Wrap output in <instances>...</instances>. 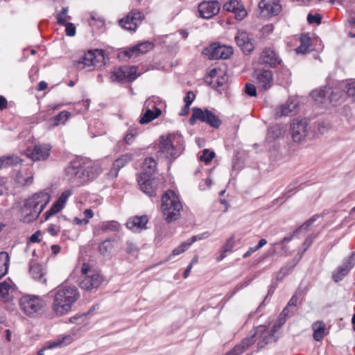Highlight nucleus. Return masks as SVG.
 <instances>
[{"label": "nucleus", "mask_w": 355, "mask_h": 355, "mask_svg": "<svg viewBox=\"0 0 355 355\" xmlns=\"http://www.w3.org/2000/svg\"><path fill=\"white\" fill-rule=\"evenodd\" d=\"M45 305L40 296L24 295V313L30 317H35L41 313Z\"/></svg>", "instance_id": "nucleus-9"}, {"label": "nucleus", "mask_w": 355, "mask_h": 355, "mask_svg": "<svg viewBox=\"0 0 355 355\" xmlns=\"http://www.w3.org/2000/svg\"><path fill=\"white\" fill-rule=\"evenodd\" d=\"M245 92L250 96H255L257 95L256 87L251 83H247L245 87Z\"/></svg>", "instance_id": "nucleus-54"}, {"label": "nucleus", "mask_w": 355, "mask_h": 355, "mask_svg": "<svg viewBox=\"0 0 355 355\" xmlns=\"http://www.w3.org/2000/svg\"><path fill=\"white\" fill-rule=\"evenodd\" d=\"M313 337L315 340L320 341L324 336L325 325L322 322H317L313 325Z\"/></svg>", "instance_id": "nucleus-33"}, {"label": "nucleus", "mask_w": 355, "mask_h": 355, "mask_svg": "<svg viewBox=\"0 0 355 355\" xmlns=\"http://www.w3.org/2000/svg\"><path fill=\"white\" fill-rule=\"evenodd\" d=\"M192 111L193 114L189 119V122L191 125H193L196 120H200L202 122L208 123L212 128H218L222 123L218 116L210 110H202L198 107H193Z\"/></svg>", "instance_id": "nucleus-8"}, {"label": "nucleus", "mask_w": 355, "mask_h": 355, "mask_svg": "<svg viewBox=\"0 0 355 355\" xmlns=\"http://www.w3.org/2000/svg\"><path fill=\"white\" fill-rule=\"evenodd\" d=\"M20 162L21 159L18 156L15 155L0 157V168L10 166H15Z\"/></svg>", "instance_id": "nucleus-32"}, {"label": "nucleus", "mask_w": 355, "mask_h": 355, "mask_svg": "<svg viewBox=\"0 0 355 355\" xmlns=\"http://www.w3.org/2000/svg\"><path fill=\"white\" fill-rule=\"evenodd\" d=\"M125 251L129 254L135 256L138 254L139 248L132 241H127L125 242Z\"/></svg>", "instance_id": "nucleus-44"}, {"label": "nucleus", "mask_w": 355, "mask_h": 355, "mask_svg": "<svg viewBox=\"0 0 355 355\" xmlns=\"http://www.w3.org/2000/svg\"><path fill=\"white\" fill-rule=\"evenodd\" d=\"M28 273L33 279L41 284H46L47 279L45 277V272L42 266L35 261H31L29 263Z\"/></svg>", "instance_id": "nucleus-25"}, {"label": "nucleus", "mask_w": 355, "mask_h": 355, "mask_svg": "<svg viewBox=\"0 0 355 355\" xmlns=\"http://www.w3.org/2000/svg\"><path fill=\"white\" fill-rule=\"evenodd\" d=\"M294 314V309L286 306L282 313L279 314V318L275 323L278 328H280L286 321L288 318H291Z\"/></svg>", "instance_id": "nucleus-34"}, {"label": "nucleus", "mask_w": 355, "mask_h": 355, "mask_svg": "<svg viewBox=\"0 0 355 355\" xmlns=\"http://www.w3.org/2000/svg\"><path fill=\"white\" fill-rule=\"evenodd\" d=\"M71 195V191L70 190H66L62 192L52 207L44 213V220H47L50 217L60 211L64 207L65 203Z\"/></svg>", "instance_id": "nucleus-21"}, {"label": "nucleus", "mask_w": 355, "mask_h": 355, "mask_svg": "<svg viewBox=\"0 0 355 355\" xmlns=\"http://www.w3.org/2000/svg\"><path fill=\"white\" fill-rule=\"evenodd\" d=\"M233 246H234L233 239H230L227 241L226 244L223 247L224 252H227L231 251V250L232 249Z\"/></svg>", "instance_id": "nucleus-61"}, {"label": "nucleus", "mask_w": 355, "mask_h": 355, "mask_svg": "<svg viewBox=\"0 0 355 355\" xmlns=\"http://www.w3.org/2000/svg\"><path fill=\"white\" fill-rule=\"evenodd\" d=\"M138 76L137 67L125 65L114 68L110 79L112 82H132Z\"/></svg>", "instance_id": "nucleus-10"}, {"label": "nucleus", "mask_w": 355, "mask_h": 355, "mask_svg": "<svg viewBox=\"0 0 355 355\" xmlns=\"http://www.w3.org/2000/svg\"><path fill=\"white\" fill-rule=\"evenodd\" d=\"M148 221V219L146 216H134L127 221L126 227L132 232H140L146 229Z\"/></svg>", "instance_id": "nucleus-27"}, {"label": "nucleus", "mask_w": 355, "mask_h": 355, "mask_svg": "<svg viewBox=\"0 0 355 355\" xmlns=\"http://www.w3.org/2000/svg\"><path fill=\"white\" fill-rule=\"evenodd\" d=\"M345 90L347 95L355 101V79L347 81L345 86Z\"/></svg>", "instance_id": "nucleus-41"}, {"label": "nucleus", "mask_w": 355, "mask_h": 355, "mask_svg": "<svg viewBox=\"0 0 355 355\" xmlns=\"http://www.w3.org/2000/svg\"><path fill=\"white\" fill-rule=\"evenodd\" d=\"M50 198L49 193L43 191L26 200L24 204V223H31L36 220L49 202Z\"/></svg>", "instance_id": "nucleus-4"}, {"label": "nucleus", "mask_w": 355, "mask_h": 355, "mask_svg": "<svg viewBox=\"0 0 355 355\" xmlns=\"http://www.w3.org/2000/svg\"><path fill=\"white\" fill-rule=\"evenodd\" d=\"M150 103L149 102V100L146 101V106L147 110L141 116V118L139 121L140 124L148 123L155 119L159 117L162 114L161 110L159 108L155 107L154 105H153L151 107H154L155 110H151L150 109Z\"/></svg>", "instance_id": "nucleus-28"}, {"label": "nucleus", "mask_w": 355, "mask_h": 355, "mask_svg": "<svg viewBox=\"0 0 355 355\" xmlns=\"http://www.w3.org/2000/svg\"><path fill=\"white\" fill-rule=\"evenodd\" d=\"M311 45L310 38L306 35L300 37V45L295 49L297 53H305Z\"/></svg>", "instance_id": "nucleus-38"}, {"label": "nucleus", "mask_w": 355, "mask_h": 355, "mask_svg": "<svg viewBox=\"0 0 355 355\" xmlns=\"http://www.w3.org/2000/svg\"><path fill=\"white\" fill-rule=\"evenodd\" d=\"M195 98V94L193 92L190 91L187 93V95L184 98L185 104L191 105Z\"/></svg>", "instance_id": "nucleus-57"}, {"label": "nucleus", "mask_w": 355, "mask_h": 355, "mask_svg": "<svg viewBox=\"0 0 355 355\" xmlns=\"http://www.w3.org/2000/svg\"><path fill=\"white\" fill-rule=\"evenodd\" d=\"M256 83L259 88L263 90H268L271 87L273 83L272 73L270 70L260 69L255 71Z\"/></svg>", "instance_id": "nucleus-20"}, {"label": "nucleus", "mask_w": 355, "mask_h": 355, "mask_svg": "<svg viewBox=\"0 0 355 355\" xmlns=\"http://www.w3.org/2000/svg\"><path fill=\"white\" fill-rule=\"evenodd\" d=\"M235 41L245 53H250L254 49V44L245 31H238L235 36Z\"/></svg>", "instance_id": "nucleus-24"}, {"label": "nucleus", "mask_w": 355, "mask_h": 355, "mask_svg": "<svg viewBox=\"0 0 355 355\" xmlns=\"http://www.w3.org/2000/svg\"><path fill=\"white\" fill-rule=\"evenodd\" d=\"M225 82V78L221 77L220 78H216L215 84L213 85V88L218 89L220 87L223 86V83Z\"/></svg>", "instance_id": "nucleus-62"}, {"label": "nucleus", "mask_w": 355, "mask_h": 355, "mask_svg": "<svg viewBox=\"0 0 355 355\" xmlns=\"http://www.w3.org/2000/svg\"><path fill=\"white\" fill-rule=\"evenodd\" d=\"M82 275L79 286L82 289L87 291L97 289L103 282L102 275L93 269H91L88 263H84L81 268Z\"/></svg>", "instance_id": "nucleus-6"}, {"label": "nucleus", "mask_w": 355, "mask_h": 355, "mask_svg": "<svg viewBox=\"0 0 355 355\" xmlns=\"http://www.w3.org/2000/svg\"><path fill=\"white\" fill-rule=\"evenodd\" d=\"M63 26H65V33L67 35L72 37L76 35V28L73 24L67 22Z\"/></svg>", "instance_id": "nucleus-50"}, {"label": "nucleus", "mask_w": 355, "mask_h": 355, "mask_svg": "<svg viewBox=\"0 0 355 355\" xmlns=\"http://www.w3.org/2000/svg\"><path fill=\"white\" fill-rule=\"evenodd\" d=\"M196 241V237H191L188 242H184L180 244L178 248H175L172 252L173 256L178 255L185 250H187L189 246Z\"/></svg>", "instance_id": "nucleus-40"}, {"label": "nucleus", "mask_w": 355, "mask_h": 355, "mask_svg": "<svg viewBox=\"0 0 355 355\" xmlns=\"http://www.w3.org/2000/svg\"><path fill=\"white\" fill-rule=\"evenodd\" d=\"M255 339L253 337H247L244 338L241 343L236 345L232 350L231 353L232 355H239L246 350L250 346L254 344Z\"/></svg>", "instance_id": "nucleus-30"}, {"label": "nucleus", "mask_w": 355, "mask_h": 355, "mask_svg": "<svg viewBox=\"0 0 355 355\" xmlns=\"http://www.w3.org/2000/svg\"><path fill=\"white\" fill-rule=\"evenodd\" d=\"M296 183H293L289 184L287 188L286 192L283 194L282 198H279V200L283 199V202L286 201L294 193L297 191Z\"/></svg>", "instance_id": "nucleus-46"}, {"label": "nucleus", "mask_w": 355, "mask_h": 355, "mask_svg": "<svg viewBox=\"0 0 355 355\" xmlns=\"http://www.w3.org/2000/svg\"><path fill=\"white\" fill-rule=\"evenodd\" d=\"M9 257L7 252H0V279L8 272Z\"/></svg>", "instance_id": "nucleus-35"}, {"label": "nucleus", "mask_w": 355, "mask_h": 355, "mask_svg": "<svg viewBox=\"0 0 355 355\" xmlns=\"http://www.w3.org/2000/svg\"><path fill=\"white\" fill-rule=\"evenodd\" d=\"M322 17L320 14H309L307 16V21L309 24H320L321 23Z\"/></svg>", "instance_id": "nucleus-52"}, {"label": "nucleus", "mask_w": 355, "mask_h": 355, "mask_svg": "<svg viewBox=\"0 0 355 355\" xmlns=\"http://www.w3.org/2000/svg\"><path fill=\"white\" fill-rule=\"evenodd\" d=\"M80 297L74 286H60L54 291L52 309L58 316L68 313Z\"/></svg>", "instance_id": "nucleus-2"}, {"label": "nucleus", "mask_w": 355, "mask_h": 355, "mask_svg": "<svg viewBox=\"0 0 355 355\" xmlns=\"http://www.w3.org/2000/svg\"><path fill=\"white\" fill-rule=\"evenodd\" d=\"M293 236L284 237L282 240H281L279 242L273 243L272 245V247L270 248L271 254H275L276 253V248L275 246L277 245H283L286 242H288L292 240Z\"/></svg>", "instance_id": "nucleus-55"}, {"label": "nucleus", "mask_w": 355, "mask_h": 355, "mask_svg": "<svg viewBox=\"0 0 355 355\" xmlns=\"http://www.w3.org/2000/svg\"><path fill=\"white\" fill-rule=\"evenodd\" d=\"M73 223L76 225H87L88 223V220L87 218L80 219L77 217L74 218Z\"/></svg>", "instance_id": "nucleus-63"}, {"label": "nucleus", "mask_w": 355, "mask_h": 355, "mask_svg": "<svg viewBox=\"0 0 355 355\" xmlns=\"http://www.w3.org/2000/svg\"><path fill=\"white\" fill-rule=\"evenodd\" d=\"M196 241V237H191L188 242H184L180 244L178 248H175L172 252L173 256L178 255L185 250H187L189 246Z\"/></svg>", "instance_id": "nucleus-39"}, {"label": "nucleus", "mask_w": 355, "mask_h": 355, "mask_svg": "<svg viewBox=\"0 0 355 355\" xmlns=\"http://www.w3.org/2000/svg\"><path fill=\"white\" fill-rule=\"evenodd\" d=\"M161 211L167 223L178 220L180 216L182 205L173 191L167 190L162 196Z\"/></svg>", "instance_id": "nucleus-5"}, {"label": "nucleus", "mask_w": 355, "mask_h": 355, "mask_svg": "<svg viewBox=\"0 0 355 355\" xmlns=\"http://www.w3.org/2000/svg\"><path fill=\"white\" fill-rule=\"evenodd\" d=\"M10 289H12V286L7 282L0 283V296L6 297L8 295Z\"/></svg>", "instance_id": "nucleus-49"}, {"label": "nucleus", "mask_w": 355, "mask_h": 355, "mask_svg": "<svg viewBox=\"0 0 355 355\" xmlns=\"http://www.w3.org/2000/svg\"><path fill=\"white\" fill-rule=\"evenodd\" d=\"M259 62L274 67L281 62V60L272 48L266 47L260 55Z\"/></svg>", "instance_id": "nucleus-23"}, {"label": "nucleus", "mask_w": 355, "mask_h": 355, "mask_svg": "<svg viewBox=\"0 0 355 355\" xmlns=\"http://www.w3.org/2000/svg\"><path fill=\"white\" fill-rule=\"evenodd\" d=\"M72 341V338L71 336H66L63 337L62 339H58L55 341H51L46 345V348L53 349L55 347H62V345H65L71 343Z\"/></svg>", "instance_id": "nucleus-36"}, {"label": "nucleus", "mask_w": 355, "mask_h": 355, "mask_svg": "<svg viewBox=\"0 0 355 355\" xmlns=\"http://www.w3.org/2000/svg\"><path fill=\"white\" fill-rule=\"evenodd\" d=\"M215 156L214 152H210L208 149H205L202 154L200 155V159L205 163L210 162Z\"/></svg>", "instance_id": "nucleus-48"}, {"label": "nucleus", "mask_w": 355, "mask_h": 355, "mask_svg": "<svg viewBox=\"0 0 355 355\" xmlns=\"http://www.w3.org/2000/svg\"><path fill=\"white\" fill-rule=\"evenodd\" d=\"M156 162L152 157H147L144 159L141 173H145L147 176L153 177L156 168Z\"/></svg>", "instance_id": "nucleus-31"}, {"label": "nucleus", "mask_w": 355, "mask_h": 355, "mask_svg": "<svg viewBox=\"0 0 355 355\" xmlns=\"http://www.w3.org/2000/svg\"><path fill=\"white\" fill-rule=\"evenodd\" d=\"M220 10V5L217 1H204L199 4L198 11L200 17L209 19L217 15Z\"/></svg>", "instance_id": "nucleus-19"}, {"label": "nucleus", "mask_w": 355, "mask_h": 355, "mask_svg": "<svg viewBox=\"0 0 355 355\" xmlns=\"http://www.w3.org/2000/svg\"><path fill=\"white\" fill-rule=\"evenodd\" d=\"M136 135L137 132H134L133 130H130L124 137L125 143L128 144H131L133 142Z\"/></svg>", "instance_id": "nucleus-56"}, {"label": "nucleus", "mask_w": 355, "mask_h": 355, "mask_svg": "<svg viewBox=\"0 0 355 355\" xmlns=\"http://www.w3.org/2000/svg\"><path fill=\"white\" fill-rule=\"evenodd\" d=\"M223 9L234 14L238 21H241L247 16V11L239 0H230L223 5Z\"/></svg>", "instance_id": "nucleus-18"}, {"label": "nucleus", "mask_w": 355, "mask_h": 355, "mask_svg": "<svg viewBox=\"0 0 355 355\" xmlns=\"http://www.w3.org/2000/svg\"><path fill=\"white\" fill-rule=\"evenodd\" d=\"M144 18L145 16L143 12L137 10H132L125 17L121 19L119 21V24L125 30L135 31Z\"/></svg>", "instance_id": "nucleus-12"}, {"label": "nucleus", "mask_w": 355, "mask_h": 355, "mask_svg": "<svg viewBox=\"0 0 355 355\" xmlns=\"http://www.w3.org/2000/svg\"><path fill=\"white\" fill-rule=\"evenodd\" d=\"M298 298L296 295H293V297L291 298L289 302H288L287 305L288 307L294 309L297 304Z\"/></svg>", "instance_id": "nucleus-60"}, {"label": "nucleus", "mask_w": 355, "mask_h": 355, "mask_svg": "<svg viewBox=\"0 0 355 355\" xmlns=\"http://www.w3.org/2000/svg\"><path fill=\"white\" fill-rule=\"evenodd\" d=\"M158 148V156L174 159L184 150V138L179 132L161 136L159 139Z\"/></svg>", "instance_id": "nucleus-3"}, {"label": "nucleus", "mask_w": 355, "mask_h": 355, "mask_svg": "<svg viewBox=\"0 0 355 355\" xmlns=\"http://www.w3.org/2000/svg\"><path fill=\"white\" fill-rule=\"evenodd\" d=\"M123 53L128 58H131L139 55L138 49H137L136 46L125 50Z\"/></svg>", "instance_id": "nucleus-51"}, {"label": "nucleus", "mask_w": 355, "mask_h": 355, "mask_svg": "<svg viewBox=\"0 0 355 355\" xmlns=\"http://www.w3.org/2000/svg\"><path fill=\"white\" fill-rule=\"evenodd\" d=\"M41 234L42 232L40 230L35 232L30 236L28 241L31 243H39L40 241L39 237L41 236Z\"/></svg>", "instance_id": "nucleus-58"}, {"label": "nucleus", "mask_w": 355, "mask_h": 355, "mask_svg": "<svg viewBox=\"0 0 355 355\" xmlns=\"http://www.w3.org/2000/svg\"><path fill=\"white\" fill-rule=\"evenodd\" d=\"M278 329L275 324L271 329H268L265 326L260 325L255 329L254 332L250 337H253L255 341L257 340V347L258 349H261L268 343L276 341L277 338L275 336V333Z\"/></svg>", "instance_id": "nucleus-7"}, {"label": "nucleus", "mask_w": 355, "mask_h": 355, "mask_svg": "<svg viewBox=\"0 0 355 355\" xmlns=\"http://www.w3.org/2000/svg\"><path fill=\"white\" fill-rule=\"evenodd\" d=\"M84 215H85V218H87V220L89 221V219L93 217L94 212H93V211L92 209H87L84 211Z\"/></svg>", "instance_id": "nucleus-64"}, {"label": "nucleus", "mask_w": 355, "mask_h": 355, "mask_svg": "<svg viewBox=\"0 0 355 355\" xmlns=\"http://www.w3.org/2000/svg\"><path fill=\"white\" fill-rule=\"evenodd\" d=\"M140 189L149 197L156 196L157 185L153 177L146 176L145 173H140L137 179Z\"/></svg>", "instance_id": "nucleus-17"}, {"label": "nucleus", "mask_w": 355, "mask_h": 355, "mask_svg": "<svg viewBox=\"0 0 355 355\" xmlns=\"http://www.w3.org/2000/svg\"><path fill=\"white\" fill-rule=\"evenodd\" d=\"M132 159V156L129 154H124L117 158L112 164V166L107 173L109 178H116L118 176L121 168L124 167Z\"/></svg>", "instance_id": "nucleus-26"}, {"label": "nucleus", "mask_w": 355, "mask_h": 355, "mask_svg": "<svg viewBox=\"0 0 355 355\" xmlns=\"http://www.w3.org/2000/svg\"><path fill=\"white\" fill-rule=\"evenodd\" d=\"M233 53L232 47L214 43L202 51V54L209 60L227 59Z\"/></svg>", "instance_id": "nucleus-11"}, {"label": "nucleus", "mask_w": 355, "mask_h": 355, "mask_svg": "<svg viewBox=\"0 0 355 355\" xmlns=\"http://www.w3.org/2000/svg\"><path fill=\"white\" fill-rule=\"evenodd\" d=\"M355 266V252L344 260L343 263L332 274V279L335 282H338L347 275L350 270Z\"/></svg>", "instance_id": "nucleus-16"}, {"label": "nucleus", "mask_w": 355, "mask_h": 355, "mask_svg": "<svg viewBox=\"0 0 355 355\" xmlns=\"http://www.w3.org/2000/svg\"><path fill=\"white\" fill-rule=\"evenodd\" d=\"M308 121L306 119H296L291 125V135L295 142H301L307 134Z\"/></svg>", "instance_id": "nucleus-13"}, {"label": "nucleus", "mask_w": 355, "mask_h": 355, "mask_svg": "<svg viewBox=\"0 0 355 355\" xmlns=\"http://www.w3.org/2000/svg\"><path fill=\"white\" fill-rule=\"evenodd\" d=\"M316 235L306 238L303 243L304 251H306L312 244Z\"/></svg>", "instance_id": "nucleus-59"}, {"label": "nucleus", "mask_w": 355, "mask_h": 355, "mask_svg": "<svg viewBox=\"0 0 355 355\" xmlns=\"http://www.w3.org/2000/svg\"><path fill=\"white\" fill-rule=\"evenodd\" d=\"M298 107V103L295 100L288 99L280 107V116H288L294 114Z\"/></svg>", "instance_id": "nucleus-29"}, {"label": "nucleus", "mask_w": 355, "mask_h": 355, "mask_svg": "<svg viewBox=\"0 0 355 355\" xmlns=\"http://www.w3.org/2000/svg\"><path fill=\"white\" fill-rule=\"evenodd\" d=\"M51 146L49 144L35 145L33 149H27L26 155L33 161L46 160L51 153Z\"/></svg>", "instance_id": "nucleus-14"}, {"label": "nucleus", "mask_w": 355, "mask_h": 355, "mask_svg": "<svg viewBox=\"0 0 355 355\" xmlns=\"http://www.w3.org/2000/svg\"><path fill=\"white\" fill-rule=\"evenodd\" d=\"M70 116L71 113L68 111H62L60 112L58 115L53 118V121L54 122L53 125L58 126L64 124Z\"/></svg>", "instance_id": "nucleus-37"}, {"label": "nucleus", "mask_w": 355, "mask_h": 355, "mask_svg": "<svg viewBox=\"0 0 355 355\" xmlns=\"http://www.w3.org/2000/svg\"><path fill=\"white\" fill-rule=\"evenodd\" d=\"M101 230L104 232H118L120 230V224L116 221H109L103 223Z\"/></svg>", "instance_id": "nucleus-42"}, {"label": "nucleus", "mask_w": 355, "mask_h": 355, "mask_svg": "<svg viewBox=\"0 0 355 355\" xmlns=\"http://www.w3.org/2000/svg\"><path fill=\"white\" fill-rule=\"evenodd\" d=\"M136 46L138 49V53L139 55L141 53L143 54L153 49V44L151 42H145L136 45Z\"/></svg>", "instance_id": "nucleus-47"}, {"label": "nucleus", "mask_w": 355, "mask_h": 355, "mask_svg": "<svg viewBox=\"0 0 355 355\" xmlns=\"http://www.w3.org/2000/svg\"><path fill=\"white\" fill-rule=\"evenodd\" d=\"M97 60L94 51L85 53L78 60L73 61V65L79 70L90 68L96 64Z\"/></svg>", "instance_id": "nucleus-22"}, {"label": "nucleus", "mask_w": 355, "mask_h": 355, "mask_svg": "<svg viewBox=\"0 0 355 355\" xmlns=\"http://www.w3.org/2000/svg\"><path fill=\"white\" fill-rule=\"evenodd\" d=\"M112 248L113 245L111 244V241L110 239H107L99 244L98 250L101 254L105 255L112 249Z\"/></svg>", "instance_id": "nucleus-43"}, {"label": "nucleus", "mask_w": 355, "mask_h": 355, "mask_svg": "<svg viewBox=\"0 0 355 355\" xmlns=\"http://www.w3.org/2000/svg\"><path fill=\"white\" fill-rule=\"evenodd\" d=\"M316 220V216H313L310 219H309L306 222H305L302 226H300L298 229H297L293 234H297L301 230H304V231H306L309 226H311L314 221Z\"/></svg>", "instance_id": "nucleus-53"}, {"label": "nucleus", "mask_w": 355, "mask_h": 355, "mask_svg": "<svg viewBox=\"0 0 355 355\" xmlns=\"http://www.w3.org/2000/svg\"><path fill=\"white\" fill-rule=\"evenodd\" d=\"M101 173L100 166L90 159L73 161L65 168L68 181L78 186L94 180Z\"/></svg>", "instance_id": "nucleus-1"}, {"label": "nucleus", "mask_w": 355, "mask_h": 355, "mask_svg": "<svg viewBox=\"0 0 355 355\" xmlns=\"http://www.w3.org/2000/svg\"><path fill=\"white\" fill-rule=\"evenodd\" d=\"M259 8L264 17L277 16L282 10L280 0H261L259 3Z\"/></svg>", "instance_id": "nucleus-15"}, {"label": "nucleus", "mask_w": 355, "mask_h": 355, "mask_svg": "<svg viewBox=\"0 0 355 355\" xmlns=\"http://www.w3.org/2000/svg\"><path fill=\"white\" fill-rule=\"evenodd\" d=\"M68 8L67 7L62 8V10L56 15V19L58 24L63 26L67 23V18L70 17L67 16Z\"/></svg>", "instance_id": "nucleus-45"}]
</instances>
